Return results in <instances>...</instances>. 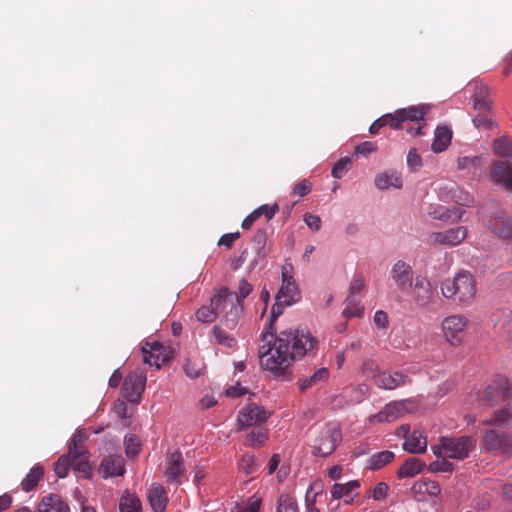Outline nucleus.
I'll use <instances>...</instances> for the list:
<instances>
[{"instance_id": "obj_40", "label": "nucleus", "mask_w": 512, "mask_h": 512, "mask_svg": "<svg viewBox=\"0 0 512 512\" xmlns=\"http://www.w3.org/2000/svg\"><path fill=\"white\" fill-rule=\"evenodd\" d=\"M360 483L357 480H352L345 484L335 483L331 489V495L334 499H340L347 496L354 489L358 488Z\"/></svg>"}, {"instance_id": "obj_22", "label": "nucleus", "mask_w": 512, "mask_h": 512, "mask_svg": "<svg viewBox=\"0 0 512 512\" xmlns=\"http://www.w3.org/2000/svg\"><path fill=\"white\" fill-rule=\"evenodd\" d=\"M103 478L122 476L125 473L124 460L121 456L105 457L99 467Z\"/></svg>"}, {"instance_id": "obj_27", "label": "nucleus", "mask_w": 512, "mask_h": 512, "mask_svg": "<svg viewBox=\"0 0 512 512\" xmlns=\"http://www.w3.org/2000/svg\"><path fill=\"white\" fill-rule=\"evenodd\" d=\"M329 377V370L327 368H319L317 369L311 376L302 377L298 380V387L300 392H305L306 390L320 385L327 381Z\"/></svg>"}, {"instance_id": "obj_38", "label": "nucleus", "mask_w": 512, "mask_h": 512, "mask_svg": "<svg viewBox=\"0 0 512 512\" xmlns=\"http://www.w3.org/2000/svg\"><path fill=\"white\" fill-rule=\"evenodd\" d=\"M512 419V407L507 404L504 408L496 410L490 419L483 421L484 424L501 426Z\"/></svg>"}, {"instance_id": "obj_53", "label": "nucleus", "mask_w": 512, "mask_h": 512, "mask_svg": "<svg viewBox=\"0 0 512 512\" xmlns=\"http://www.w3.org/2000/svg\"><path fill=\"white\" fill-rule=\"evenodd\" d=\"M351 163L349 158L339 159L332 168V176L340 179L347 171L348 165Z\"/></svg>"}, {"instance_id": "obj_6", "label": "nucleus", "mask_w": 512, "mask_h": 512, "mask_svg": "<svg viewBox=\"0 0 512 512\" xmlns=\"http://www.w3.org/2000/svg\"><path fill=\"white\" fill-rule=\"evenodd\" d=\"M475 444L476 441L470 436L441 437L432 451L438 458L463 460L475 448Z\"/></svg>"}, {"instance_id": "obj_34", "label": "nucleus", "mask_w": 512, "mask_h": 512, "mask_svg": "<svg viewBox=\"0 0 512 512\" xmlns=\"http://www.w3.org/2000/svg\"><path fill=\"white\" fill-rule=\"evenodd\" d=\"M394 453L388 450L373 454L368 460V467L371 470H379L394 459Z\"/></svg>"}, {"instance_id": "obj_23", "label": "nucleus", "mask_w": 512, "mask_h": 512, "mask_svg": "<svg viewBox=\"0 0 512 512\" xmlns=\"http://www.w3.org/2000/svg\"><path fill=\"white\" fill-rule=\"evenodd\" d=\"M148 500L154 512H164L168 503V497L165 488L158 483H154L148 490Z\"/></svg>"}, {"instance_id": "obj_18", "label": "nucleus", "mask_w": 512, "mask_h": 512, "mask_svg": "<svg viewBox=\"0 0 512 512\" xmlns=\"http://www.w3.org/2000/svg\"><path fill=\"white\" fill-rule=\"evenodd\" d=\"M440 492L439 483L426 478L416 481L411 487L412 497L417 502H425L431 497L438 496Z\"/></svg>"}, {"instance_id": "obj_51", "label": "nucleus", "mask_w": 512, "mask_h": 512, "mask_svg": "<svg viewBox=\"0 0 512 512\" xmlns=\"http://www.w3.org/2000/svg\"><path fill=\"white\" fill-rule=\"evenodd\" d=\"M454 469L455 465L449 462L447 458L436 460L429 465V470L432 472H452Z\"/></svg>"}, {"instance_id": "obj_30", "label": "nucleus", "mask_w": 512, "mask_h": 512, "mask_svg": "<svg viewBox=\"0 0 512 512\" xmlns=\"http://www.w3.org/2000/svg\"><path fill=\"white\" fill-rule=\"evenodd\" d=\"M452 131L446 126L437 127L435 130L432 150L436 153L443 152L451 143Z\"/></svg>"}, {"instance_id": "obj_15", "label": "nucleus", "mask_w": 512, "mask_h": 512, "mask_svg": "<svg viewBox=\"0 0 512 512\" xmlns=\"http://www.w3.org/2000/svg\"><path fill=\"white\" fill-rule=\"evenodd\" d=\"M390 277L397 288L401 291H407L414 284V271L410 264L398 260L390 271Z\"/></svg>"}, {"instance_id": "obj_45", "label": "nucleus", "mask_w": 512, "mask_h": 512, "mask_svg": "<svg viewBox=\"0 0 512 512\" xmlns=\"http://www.w3.org/2000/svg\"><path fill=\"white\" fill-rule=\"evenodd\" d=\"M196 318L202 323H212L217 319V312L211 304L209 306H201L196 311Z\"/></svg>"}, {"instance_id": "obj_58", "label": "nucleus", "mask_w": 512, "mask_h": 512, "mask_svg": "<svg viewBox=\"0 0 512 512\" xmlns=\"http://www.w3.org/2000/svg\"><path fill=\"white\" fill-rule=\"evenodd\" d=\"M388 485L385 482H379L372 490V497L376 501H382L386 498Z\"/></svg>"}, {"instance_id": "obj_5", "label": "nucleus", "mask_w": 512, "mask_h": 512, "mask_svg": "<svg viewBox=\"0 0 512 512\" xmlns=\"http://www.w3.org/2000/svg\"><path fill=\"white\" fill-rule=\"evenodd\" d=\"M427 110L424 106H411L408 108L398 109L394 113L382 116L385 126L393 129H406L408 133L421 135L422 126L419 121L423 119Z\"/></svg>"}, {"instance_id": "obj_61", "label": "nucleus", "mask_w": 512, "mask_h": 512, "mask_svg": "<svg viewBox=\"0 0 512 512\" xmlns=\"http://www.w3.org/2000/svg\"><path fill=\"white\" fill-rule=\"evenodd\" d=\"M247 392L248 390L245 387L241 386L240 383H236L235 385L227 388L225 394L228 397L237 398L245 395Z\"/></svg>"}, {"instance_id": "obj_56", "label": "nucleus", "mask_w": 512, "mask_h": 512, "mask_svg": "<svg viewBox=\"0 0 512 512\" xmlns=\"http://www.w3.org/2000/svg\"><path fill=\"white\" fill-rule=\"evenodd\" d=\"M407 165L411 170H418L422 166L421 157L415 148L410 149L408 152Z\"/></svg>"}, {"instance_id": "obj_10", "label": "nucleus", "mask_w": 512, "mask_h": 512, "mask_svg": "<svg viewBox=\"0 0 512 512\" xmlns=\"http://www.w3.org/2000/svg\"><path fill=\"white\" fill-rule=\"evenodd\" d=\"M270 417V412L262 406L255 403H249L244 406L237 415L238 429L242 430L248 427H259Z\"/></svg>"}, {"instance_id": "obj_8", "label": "nucleus", "mask_w": 512, "mask_h": 512, "mask_svg": "<svg viewBox=\"0 0 512 512\" xmlns=\"http://www.w3.org/2000/svg\"><path fill=\"white\" fill-rule=\"evenodd\" d=\"M469 320L463 314H452L441 322V330L444 339L453 347L460 346L464 341L465 331Z\"/></svg>"}, {"instance_id": "obj_49", "label": "nucleus", "mask_w": 512, "mask_h": 512, "mask_svg": "<svg viewBox=\"0 0 512 512\" xmlns=\"http://www.w3.org/2000/svg\"><path fill=\"white\" fill-rule=\"evenodd\" d=\"M70 467H72V460L69 455H63L55 463V473L59 478H64L67 476Z\"/></svg>"}, {"instance_id": "obj_2", "label": "nucleus", "mask_w": 512, "mask_h": 512, "mask_svg": "<svg viewBox=\"0 0 512 512\" xmlns=\"http://www.w3.org/2000/svg\"><path fill=\"white\" fill-rule=\"evenodd\" d=\"M441 295L460 306H470L477 293L475 277L467 270L459 271L454 277L440 283Z\"/></svg>"}, {"instance_id": "obj_36", "label": "nucleus", "mask_w": 512, "mask_h": 512, "mask_svg": "<svg viewBox=\"0 0 512 512\" xmlns=\"http://www.w3.org/2000/svg\"><path fill=\"white\" fill-rule=\"evenodd\" d=\"M214 342L226 348H234L237 344L236 339L220 326H214L212 329Z\"/></svg>"}, {"instance_id": "obj_62", "label": "nucleus", "mask_w": 512, "mask_h": 512, "mask_svg": "<svg viewBox=\"0 0 512 512\" xmlns=\"http://www.w3.org/2000/svg\"><path fill=\"white\" fill-rule=\"evenodd\" d=\"M374 323L375 325L378 327V328H386L388 326V315L385 311L383 310H378L375 312L374 314Z\"/></svg>"}, {"instance_id": "obj_11", "label": "nucleus", "mask_w": 512, "mask_h": 512, "mask_svg": "<svg viewBox=\"0 0 512 512\" xmlns=\"http://www.w3.org/2000/svg\"><path fill=\"white\" fill-rule=\"evenodd\" d=\"M146 376L139 371L128 374L122 385V395L130 403L137 404L141 401L145 390Z\"/></svg>"}, {"instance_id": "obj_26", "label": "nucleus", "mask_w": 512, "mask_h": 512, "mask_svg": "<svg viewBox=\"0 0 512 512\" xmlns=\"http://www.w3.org/2000/svg\"><path fill=\"white\" fill-rule=\"evenodd\" d=\"M37 512H69V506L60 496L51 494L43 497L38 505Z\"/></svg>"}, {"instance_id": "obj_33", "label": "nucleus", "mask_w": 512, "mask_h": 512, "mask_svg": "<svg viewBox=\"0 0 512 512\" xmlns=\"http://www.w3.org/2000/svg\"><path fill=\"white\" fill-rule=\"evenodd\" d=\"M44 475V468L40 464L34 465L26 477L21 482L22 490L25 492L32 491L42 479Z\"/></svg>"}, {"instance_id": "obj_63", "label": "nucleus", "mask_w": 512, "mask_h": 512, "mask_svg": "<svg viewBox=\"0 0 512 512\" xmlns=\"http://www.w3.org/2000/svg\"><path fill=\"white\" fill-rule=\"evenodd\" d=\"M261 506V499L260 498H252L249 502L248 506H246L244 509L240 510L239 512H259Z\"/></svg>"}, {"instance_id": "obj_17", "label": "nucleus", "mask_w": 512, "mask_h": 512, "mask_svg": "<svg viewBox=\"0 0 512 512\" xmlns=\"http://www.w3.org/2000/svg\"><path fill=\"white\" fill-rule=\"evenodd\" d=\"M512 396V387L508 380L496 385H489L482 393L481 400L488 406L506 401Z\"/></svg>"}, {"instance_id": "obj_43", "label": "nucleus", "mask_w": 512, "mask_h": 512, "mask_svg": "<svg viewBox=\"0 0 512 512\" xmlns=\"http://www.w3.org/2000/svg\"><path fill=\"white\" fill-rule=\"evenodd\" d=\"M253 244L256 249V254L258 257L263 258L267 255L268 251L266 250V242H267V233L265 230H258L253 236Z\"/></svg>"}, {"instance_id": "obj_20", "label": "nucleus", "mask_w": 512, "mask_h": 512, "mask_svg": "<svg viewBox=\"0 0 512 512\" xmlns=\"http://www.w3.org/2000/svg\"><path fill=\"white\" fill-rule=\"evenodd\" d=\"M375 384L386 390H393L410 382L407 375L400 372L382 371L374 376Z\"/></svg>"}, {"instance_id": "obj_35", "label": "nucleus", "mask_w": 512, "mask_h": 512, "mask_svg": "<svg viewBox=\"0 0 512 512\" xmlns=\"http://www.w3.org/2000/svg\"><path fill=\"white\" fill-rule=\"evenodd\" d=\"M462 214H463V211H461L459 209L451 210V209H448L443 206H439L434 211L429 212V215L432 218L442 220V221H448V220L458 221V220H460Z\"/></svg>"}, {"instance_id": "obj_52", "label": "nucleus", "mask_w": 512, "mask_h": 512, "mask_svg": "<svg viewBox=\"0 0 512 512\" xmlns=\"http://www.w3.org/2000/svg\"><path fill=\"white\" fill-rule=\"evenodd\" d=\"M256 466V458L253 455H244L238 463V467L246 474L254 472Z\"/></svg>"}, {"instance_id": "obj_42", "label": "nucleus", "mask_w": 512, "mask_h": 512, "mask_svg": "<svg viewBox=\"0 0 512 512\" xmlns=\"http://www.w3.org/2000/svg\"><path fill=\"white\" fill-rule=\"evenodd\" d=\"M485 162L482 156H464L457 160V167L460 170H470L479 168Z\"/></svg>"}, {"instance_id": "obj_50", "label": "nucleus", "mask_w": 512, "mask_h": 512, "mask_svg": "<svg viewBox=\"0 0 512 512\" xmlns=\"http://www.w3.org/2000/svg\"><path fill=\"white\" fill-rule=\"evenodd\" d=\"M253 291V286L246 279H241L238 285L237 292L234 295L237 297V302L242 304V301L247 298Z\"/></svg>"}, {"instance_id": "obj_41", "label": "nucleus", "mask_w": 512, "mask_h": 512, "mask_svg": "<svg viewBox=\"0 0 512 512\" xmlns=\"http://www.w3.org/2000/svg\"><path fill=\"white\" fill-rule=\"evenodd\" d=\"M494 152L500 157H512V140L508 137H500L493 142Z\"/></svg>"}, {"instance_id": "obj_59", "label": "nucleus", "mask_w": 512, "mask_h": 512, "mask_svg": "<svg viewBox=\"0 0 512 512\" xmlns=\"http://www.w3.org/2000/svg\"><path fill=\"white\" fill-rule=\"evenodd\" d=\"M304 222L313 231H319L321 228V218L311 213L304 215Z\"/></svg>"}, {"instance_id": "obj_39", "label": "nucleus", "mask_w": 512, "mask_h": 512, "mask_svg": "<svg viewBox=\"0 0 512 512\" xmlns=\"http://www.w3.org/2000/svg\"><path fill=\"white\" fill-rule=\"evenodd\" d=\"M204 363L199 358H187L184 364V372L187 377L191 379H196L200 375H202L204 371Z\"/></svg>"}, {"instance_id": "obj_12", "label": "nucleus", "mask_w": 512, "mask_h": 512, "mask_svg": "<svg viewBox=\"0 0 512 512\" xmlns=\"http://www.w3.org/2000/svg\"><path fill=\"white\" fill-rule=\"evenodd\" d=\"M365 288L364 277L357 275L350 284V293L346 299L347 305L343 311L345 317H360L364 308L360 305V294Z\"/></svg>"}, {"instance_id": "obj_60", "label": "nucleus", "mask_w": 512, "mask_h": 512, "mask_svg": "<svg viewBox=\"0 0 512 512\" xmlns=\"http://www.w3.org/2000/svg\"><path fill=\"white\" fill-rule=\"evenodd\" d=\"M240 232L227 233L220 237L218 241L219 246H225L226 248H231L233 243L239 239Z\"/></svg>"}, {"instance_id": "obj_55", "label": "nucleus", "mask_w": 512, "mask_h": 512, "mask_svg": "<svg viewBox=\"0 0 512 512\" xmlns=\"http://www.w3.org/2000/svg\"><path fill=\"white\" fill-rule=\"evenodd\" d=\"M279 206L278 204H273L271 206L269 205H261L256 210H254L255 213H257V216L260 217L261 215H264L267 220H271L275 214L278 212Z\"/></svg>"}, {"instance_id": "obj_7", "label": "nucleus", "mask_w": 512, "mask_h": 512, "mask_svg": "<svg viewBox=\"0 0 512 512\" xmlns=\"http://www.w3.org/2000/svg\"><path fill=\"white\" fill-rule=\"evenodd\" d=\"M342 440L340 428L335 423H326L314 431L312 453L316 456L331 455Z\"/></svg>"}, {"instance_id": "obj_14", "label": "nucleus", "mask_w": 512, "mask_h": 512, "mask_svg": "<svg viewBox=\"0 0 512 512\" xmlns=\"http://www.w3.org/2000/svg\"><path fill=\"white\" fill-rule=\"evenodd\" d=\"M411 297L413 302L420 308L429 306L434 298V291L429 280L423 276L415 277L412 285Z\"/></svg>"}, {"instance_id": "obj_32", "label": "nucleus", "mask_w": 512, "mask_h": 512, "mask_svg": "<svg viewBox=\"0 0 512 512\" xmlns=\"http://www.w3.org/2000/svg\"><path fill=\"white\" fill-rule=\"evenodd\" d=\"M425 467V463L416 457L407 459L398 470L399 478L413 477L420 473Z\"/></svg>"}, {"instance_id": "obj_24", "label": "nucleus", "mask_w": 512, "mask_h": 512, "mask_svg": "<svg viewBox=\"0 0 512 512\" xmlns=\"http://www.w3.org/2000/svg\"><path fill=\"white\" fill-rule=\"evenodd\" d=\"M183 456L180 451L171 453L165 470V477L168 482H175L184 473Z\"/></svg>"}, {"instance_id": "obj_13", "label": "nucleus", "mask_w": 512, "mask_h": 512, "mask_svg": "<svg viewBox=\"0 0 512 512\" xmlns=\"http://www.w3.org/2000/svg\"><path fill=\"white\" fill-rule=\"evenodd\" d=\"M143 361L159 369L170 360V353L166 347L157 341L146 342L142 347Z\"/></svg>"}, {"instance_id": "obj_9", "label": "nucleus", "mask_w": 512, "mask_h": 512, "mask_svg": "<svg viewBox=\"0 0 512 512\" xmlns=\"http://www.w3.org/2000/svg\"><path fill=\"white\" fill-rule=\"evenodd\" d=\"M482 449L495 455H512V435L496 430H489L482 440Z\"/></svg>"}, {"instance_id": "obj_54", "label": "nucleus", "mask_w": 512, "mask_h": 512, "mask_svg": "<svg viewBox=\"0 0 512 512\" xmlns=\"http://www.w3.org/2000/svg\"><path fill=\"white\" fill-rule=\"evenodd\" d=\"M377 150V144L371 141H365L355 147V154L368 157Z\"/></svg>"}, {"instance_id": "obj_19", "label": "nucleus", "mask_w": 512, "mask_h": 512, "mask_svg": "<svg viewBox=\"0 0 512 512\" xmlns=\"http://www.w3.org/2000/svg\"><path fill=\"white\" fill-rule=\"evenodd\" d=\"M467 229L458 226L442 232H434L430 235V241L434 244L456 246L467 237Z\"/></svg>"}, {"instance_id": "obj_47", "label": "nucleus", "mask_w": 512, "mask_h": 512, "mask_svg": "<svg viewBox=\"0 0 512 512\" xmlns=\"http://www.w3.org/2000/svg\"><path fill=\"white\" fill-rule=\"evenodd\" d=\"M248 444L250 446H261L267 440L266 430L261 428V426L253 429L248 435Z\"/></svg>"}, {"instance_id": "obj_29", "label": "nucleus", "mask_w": 512, "mask_h": 512, "mask_svg": "<svg viewBox=\"0 0 512 512\" xmlns=\"http://www.w3.org/2000/svg\"><path fill=\"white\" fill-rule=\"evenodd\" d=\"M85 433L83 431H77L73 434L69 443L68 454L71 460H77L87 456V451L84 447Z\"/></svg>"}, {"instance_id": "obj_37", "label": "nucleus", "mask_w": 512, "mask_h": 512, "mask_svg": "<svg viewBox=\"0 0 512 512\" xmlns=\"http://www.w3.org/2000/svg\"><path fill=\"white\" fill-rule=\"evenodd\" d=\"M141 508V501L134 494L127 493L126 495H123L120 499V512H141Z\"/></svg>"}, {"instance_id": "obj_21", "label": "nucleus", "mask_w": 512, "mask_h": 512, "mask_svg": "<svg viewBox=\"0 0 512 512\" xmlns=\"http://www.w3.org/2000/svg\"><path fill=\"white\" fill-rule=\"evenodd\" d=\"M406 403L407 401H393L387 404L383 410L378 412L377 414L371 417L372 421L377 422H391L400 416H402L406 411Z\"/></svg>"}, {"instance_id": "obj_1", "label": "nucleus", "mask_w": 512, "mask_h": 512, "mask_svg": "<svg viewBox=\"0 0 512 512\" xmlns=\"http://www.w3.org/2000/svg\"><path fill=\"white\" fill-rule=\"evenodd\" d=\"M300 298L299 288L292 276L282 268V284L271 309V317L263 333L259 347L261 365L270 372L281 375L292 363L304 356H314L318 351L319 341L308 330H285L274 337V324L282 315L286 306H291Z\"/></svg>"}, {"instance_id": "obj_46", "label": "nucleus", "mask_w": 512, "mask_h": 512, "mask_svg": "<svg viewBox=\"0 0 512 512\" xmlns=\"http://www.w3.org/2000/svg\"><path fill=\"white\" fill-rule=\"evenodd\" d=\"M72 467L75 472L79 473L85 478H90L92 475V468L88 461V456L72 460Z\"/></svg>"}, {"instance_id": "obj_31", "label": "nucleus", "mask_w": 512, "mask_h": 512, "mask_svg": "<svg viewBox=\"0 0 512 512\" xmlns=\"http://www.w3.org/2000/svg\"><path fill=\"white\" fill-rule=\"evenodd\" d=\"M375 185L380 190L388 189L389 187L401 188L402 179L396 172H384L380 173L375 177Z\"/></svg>"}, {"instance_id": "obj_25", "label": "nucleus", "mask_w": 512, "mask_h": 512, "mask_svg": "<svg viewBox=\"0 0 512 512\" xmlns=\"http://www.w3.org/2000/svg\"><path fill=\"white\" fill-rule=\"evenodd\" d=\"M403 449L413 454L424 453L427 449V439L421 431H413L404 441Z\"/></svg>"}, {"instance_id": "obj_4", "label": "nucleus", "mask_w": 512, "mask_h": 512, "mask_svg": "<svg viewBox=\"0 0 512 512\" xmlns=\"http://www.w3.org/2000/svg\"><path fill=\"white\" fill-rule=\"evenodd\" d=\"M473 100V108L478 114L473 118L474 126L491 127L495 124L493 113V101L489 87L479 81H473L468 85Z\"/></svg>"}, {"instance_id": "obj_3", "label": "nucleus", "mask_w": 512, "mask_h": 512, "mask_svg": "<svg viewBox=\"0 0 512 512\" xmlns=\"http://www.w3.org/2000/svg\"><path fill=\"white\" fill-rule=\"evenodd\" d=\"M211 305L217 312V318L228 329H234L243 313V306L237 302L234 292L222 287L211 297Z\"/></svg>"}, {"instance_id": "obj_44", "label": "nucleus", "mask_w": 512, "mask_h": 512, "mask_svg": "<svg viewBox=\"0 0 512 512\" xmlns=\"http://www.w3.org/2000/svg\"><path fill=\"white\" fill-rule=\"evenodd\" d=\"M277 512H298L295 499L288 494H282L278 499Z\"/></svg>"}, {"instance_id": "obj_28", "label": "nucleus", "mask_w": 512, "mask_h": 512, "mask_svg": "<svg viewBox=\"0 0 512 512\" xmlns=\"http://www.w3.org/2000/svg\"><path fill=\"white\" fill-rule=\"evenodd\" d=\"M490 229L503 239L512 238V218L497 216L490 220Z\"/></svg>"}, {"instance_id": "obj_64", "label": "nucleus", "mask_w": 512, "mask_h": 512, "mask_svg": "<svg viewBox=\"0 0 512 512\" xmlns=\"http://www.w3.org/2000/svg\"><path fill=\"white\" fill-rule=\"evenodd\" d=\"M122 377V373L119 371V369H116L109 378V386L116 388L120 384Z\"/></svg>"}, {"instance_id": "obj_57", "label": "nucleus", "mask_w": 512, "mask_h": 512, "mask_svg": "<svg viewBox=\"0 0 512 512\" xmlns=\"http://www.w3.org/2000/svg\"><path fill=\"white\" fill-rule=\"evenodd\" d=\"M312 184L309 180L303 179L299 183H297L294 188L293 192L295 195H298L300 197L306 196L311 192Z\"/></svg>"}, {"instance_id": "obj_16", "label": "nucleus", "mask_w": 512, "mask_h": 512, "mask_svg": "<svg viewBox=\"0 0 512 512\" xmlns=\"http://www.w3.org/2000/svg\"><path fill=\"white\" fill-rule=\"evenodd\" d=\"M492 181L512 192V163L506 160H494L491 169Z\"/></svg>"}, {"instance_id": "obj_48", "label": "nucleus", "mask_w": 512, "mask_h": 512, "mask_svg": "<svg viewBox=\"0 0 512 512\" xmlns=\"http://www.w3.org/2000/svg\"><path fill=\"white\" fill-rule=\"evenodd\" d=\"M126 455L134 458L140 452V440L136 435H128L125 437Z\"/></svg>"}]
</instances>
